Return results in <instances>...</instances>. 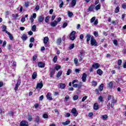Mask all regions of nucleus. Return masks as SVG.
Wrapping results in <instances>:
<instances>
[{
    "mask_svg": "<svg viewBox=\"0 0 126 126\" xmlns=\"http://www.w3.org/2000/svg\"><path fill=\"white\" fill-rule=\"evenodd\" d=\"M62 74H63V70H60L59 71L58 73H57V77L58 78L61 77V76H62Z\"/></svg>",
    "mask_w": 126,
    "mask_h": 126,
    "instance_id": "nucleus-22",
    "label": "nucleus"
},
{
    "mask_svg": "<svg viewBox=\"0 0 126 126\" xmlns=\"http://www.w3.org/2000/svg\"><path fill=\"white\" fill-rule=\"evenodd\" d=\"M97 42H96V40L95 39V38H94V37L92 36L91 38V44L92 45V46H97Z\"/></svg>",
    "mask_w": 126,
    "mask_h": 126,
    "instance_id": "nucleus-2",
    "label": "nucleus"
},
{
    "mask_svg": "<svg viewBox=\"0 0 126 126\" xmlns=\"http://www.w3.org/2000/svg\"><path fill=\"white\" fill-rule=\"evenodd\" d=\"M120 11V7L118 6H117L115 10V13H118Z\"/></svg>",
    "mask_w": 126,
    "mask_h": 126,
    "instance_id": "nucleus-29",
    "label": "nucleus"
},
{
    "mask_svg": "<svg viewBox=\"0 0 126 126\" xmlns=\"http://www.w3.org/2000/svg\"><path fill=\"white\" fill-rule=\"evenodd\" d=\"M8 114H9V116H10V117H12V116H13V115H14V113L12 111H10L8 113Z\"/></svg>",
    "mask_w": 126,
    "mask_h": 126,
    "instance_id": "nucleus-55",
    "label": "nucleus"
},
{
    "mask_svg": "<svg viewBox=\"0 0 126 126\" xmlns=\"http://www.w3.org/2000/svg\"><path fill=\"white\" fill-rule=\"evenodd\" d=\"M12 17H14V18L15 19H16L17 18V17H18V14H12Z\"/></svg>",
    "mask_w": 126,
    "mask_h": 126,
    "instance_id": "nucleus-45",
    "label": "nucleus"
},
{
    "mask_svg": "<svg viewBox=\"0 0 126 126\" xmlns=\"http://www.w3.org/2000/svg\"><path fill=\"white\" fill-rule=\"evenodd\" d=\"M62 124L63 126H67L70 124V121L69 120H67L65 122H63Z\"/></svg>",
    "mask_w": 126,
    "mask_h": 126,
    "instance_id": "nucleus-23",
    "label": "nucleus"
},
{
    "mask_svg": "<svg viewBox=\"0 0 126 126\" xmlns=\"http://www.w3.org/2000/svg\"><path fill=\"white\" fill-rule=\"evenodd\" d=\"M50 19V16H47L45 18V22L46 23H48V22H49V20Z\"/></svg>",
    "mask_w": 126,
    "mask_h": 126,
    "instance_id": "nucleus-37",
    "label": "nucleus"
},
{
    "mask_svg": "<svg viewBox=\"0 0 126 126\" xmlns=\"http://www.w3.org/2000/svg\"><path fill=\"white\" fill-rule=\"evenodd\" d=\"M86 38L87 39V42H88L90 41V39L91 38H92V37H91V34H90V33H87L86 36Z\"/></svg>",
    "mask_w": 126,
    "mask_h": 126,
    "instance_id": "nucleus-13",
    "label": "nucleus"
},
{
    "mask_svg": "<svg viewBox=\"0 0 126 126\" xmlns=\"http://www.w3.org/2000/svg\"><path fill=\"white\" fill-rule=\"evenodd\" d=\"M98 99L99 100V101H100V102H103V96L100 95L98 98Z\"/></svg>",
    "mask_w": 126,
    "mask_h": 126,
    "instance_id": "nucleus-42",
    "label": "nucleus"
},
{
    "mask_svg": "<svg viewBox=\"0 0 126 126\" xmlns=\"http://www.w3.org/2000/svg\"><path fill=\"white\" fill-rule=\"evenodd\" d=\"M8 37H9V39L11 40V41H13V36H12V34L10 33L8 35Z\"/></svg>",
    "mask_w": 126,
    "mask_h": 126,
    "instance_id": "nucleus-40",
    "label": "nucleus"
},
{
    "mask_svg": "<svg viewBox=\"0 0 126 126\" xmlns=\"http://www.w3.org/2000/svg\"><path fill=\"white\" fill-rule=\"evenodd\" d=\"M50 25L51 26H52V27H56V26L57 25H58V21L55 20L54 21L51 22L50 23Z\"/></svg>",
    "mask_w": 126,
    "mask_h": 126,
    "instance_id": "nucleus-12",
    "label": "nucleus"
},
{
    "mask_svg": "<svg viewBox=\"0 0 126 126\" xmlns=\"http://www.w3.org/2000/svg\"><path fill=\"white\" fill-rule=\"evenodd\" d=\"M63 1H62L61 3L59 5V7L62 8V7H63Z\"/></svg>",
    "mask_w": 126,
    "mask_h": 126,
    "instance_id": "nucleus-58",
    "label": "nucleus"
},
{
    "mask_svg": "<svg viewBox=\"0 0 126 126\" xmlns=\"http://www.w3.org/2000/svg\"><path fill=\"white\" fill-rule=\"evenodd\" d=\"M67 26V23H64L63 25V28H65Z\"/></svg>",
    "mask_w": 126,
    "mask_h": 126,
    "instance_id": "nucleus-57",
    "label": "nucleus"
},
{
    "mask_svg": "<svg viewBox=\"0 0 126 126\" xmlns=\"http://www.w3.org/2000/svg\"><path fill=\"white\" fill-rule=\"evenodd\" d=\"M54 68L56 69V70H57V71H58L59 69H61V68H62V67H61V65H56Z\"/></svg>",
    "mask_w": 126,
    "mask_h": 126,
    "instance_id": "nucleus-25",
    "label": "nucleus"
},
{
    "mask_svg": "<svg viewBox=\"0 0 126 126\" xmlns=\"http://www.w3.org/2000/svg\"><path fill=\"white\" fill-rule=\"evenodd\" d=\"M74 63L75 64H76V65H77V63H78V60L77 58H75L74 60Z\"/></svg>",
    "mask_w": 126,
    "mask_h": 126,
    "instance_id": "nucleus-46",
    "label": "nucleus"
},
{
    "mask_svg": "<svg viewBox=\"0 0 126 126\" xmlns=\"http://www.w3.org/2000/svg\"><path fill=\"white\" fill-rule=\"evenodd\" d=\"M80 55L79 56L81 57H83V56H84V52L82 50L80 52Z\"/></svg>",
    "mask_w": 126,
    "mask_h": 126,
    "instance_id": "nucleus-47",
    "label": "nucleus"
},
{
    "mask_svg": "<svg viewBox=\"0 0 126 126\" xmlns=\"http://www.w3.org/2000/svg\"><path fill=\"white\" fill-rule=\"evenodd\" d=\"M122 7H123V8H124V9H126V3L122 4Z\"/></svg>",
    "mask_w": 126,
    "mask_h": 126,
    "instance_id": "nucleus-62",
    "label": "nucleus"
},
{
    "mask_svg": "<svg viewBox=\"0 0 126 126\" xmlns=\"http://www.w3.org/2000/svg\"><path fill=\"white\" fill-rule=\"evenodd\" d=\"M36 59H37V56L36 55L33 56L32 57V60L33 61H36Z\"/></svg>",
    "mask_w": 126,
    "mask_h": 126,
    "instance_id": "nucleus-61",
    "label": "nucleus"
},
{
    "mask_svg": "<svg viewBox=\"0 0 126 126\" xmlns=\"http://www.w3.org/2000/svg\"><path fill=\"white\" fill-rule=\"evenodd\" d=\"M71 113L73 114L74 117H77V115H78V112H77L76 108H72L71 111Z\"/></svg>",
    "mask_w": 126,
    "mask_h": 126,
    "instance_id": "nucleus-4",
    "label": "nucleus"
},
{
    "mask_svg": "<svg viewBox=\"0 0 126 126\" xmlns=\"http://www.w3.org/2000/svg\"><path fill=\"white\" fill-rule=\"evenodd\" d=\"M100 8H101V4H98L95 7V10H96V11L99 10V9H100Z\"/></svg>",
    "mask_w": 126,
    "mask_h": 126,
    "instance_id": "nucleus-26",
    "label": "nucleus"
},
{
    "mask_svg": "<svg viewBox=\"0 0 126 126\" xmlns=\"http://www.w3.org/2000/svg\"><path fill=\"white\" fill-rule=\"evenodd\" d=\"M75 31H72L70 33V40L71 41H74L75 39L76 38V36H75Z\"/></svg>",
    "mask_w": 126,
    "mask_h": 126,
    "instance_id": "nucleus-1",
    "label": "nucleus"
},
{
    "mask_svg": "<svg viewBox=\"0 0 126 126\" xmlns=\"http://www.w3.org/2000/svg\"><path fill=\"white\" fill-rule=\"evenodd\" d=\"M48 42H49V37H48L47 36H46L44 38V39H43V42L45 47H47V43H48Z\"/></svg>",
    "mask_w": 126,
    "mask_h": 126,
    "instance_id": "nucleus-9",
    "label": "nucleus"
},
{
    "mask_svg": "<svg viewBox=\"0 0 126 126\" xmlns=\"http://www.w3.org/2000/svg\"><path fill=\"white\" fill-rule=\"evenodd\" d=\"M2 31L3 32H4L5 31H6V26H4V25H3L2 26Z\"/></svg>",
    "mask_w": 126,
    "mask_h": 126,
    "instance_id": "nucleus-44",
    "label": "nucleus"
},
{
    "mask_svg": "<svg viewBox=\"0 0 126 126\" xmlns=\"http://www.w3.org/2000/svg\"><path fill=\"white\" fill-rule=\"evenodd\" d=\"M94 9V5H91L89 6V8L88 9V11L89 12L90 11H93V9Z\"/></svg>",
    "mask_w": 126,
    "mask_h": 126,
    "instance_id": "nucleus-18",
    "label": "nucleus"
},
{
    "mask_svg": "<svg viewBox=\"0 0 126 126\" xmlns=\"http://www.w3.org/2000/svg\"><path fill=\"white\" fill-rule=\"evenodd\" d=\"M32 18H34V19H36V17H37V15L36 14V13H33L32 14Z\"/></svg>",
    "mask_w": 126,
    "mask_h": 126,
    "instance_id": "nucleus-54",
    "label": "nucleus"
},
{
    "mask_svg": "<svg viewBox=\"0 0 126 126\" xmlns=\"http://www.w3.org/2000/svg\"><path fill=\"white\" fill-rule=\"evenodd\" d=\"M36 77H37V72H34L32 75V79H35Z\"/></svg>",
    "mask_w": 126,
    "mask_h": 126,
    "instance_id": "nucleus-27",
    "label": "nucleus"
},
{
    "mask_svg": "<svg viewBox=\"0 0 126 126\" xmlns=\"http://www.w3.org/2000/svg\"><path fill=\"white\" fill-rule=\"evenodd\" d=\"M99 109V104L98 103H95L94 105V109L98 110Z\"/></svg>",
    "mask_w": 126,
    "mask_h": 126,
    "instance_id": "nucleus-17",
    "label": "nucleus"
},
{
    "mask_svg": "<svg viewBox=\"0 0 126 126\" xmlns=\"http://www.w3.org/2000/svg\"><path fill=\"white\" fill-rule=\"evenodd\" d=\"M87 99V96H84L82 99V102H84V101H85V100H86Z\"/></svg>",
    "mask_w": 126,
    "mask_h": 126,
    "instance_id": "nucleus-53",
    "label": "nucleus"
},
{
    "mask_svg": "<svg viewBox=\"0 0 126 126\" xmlns=\"http://www.w3.org/2000/svg\"><path fill=\"white\" fill-rule=\"evenodd\" d=\"M113 44L116 46H118V41L116 39L113 40Z\"/></svg>",
    "mask_w": 126,
    "mask_h": 126,
    "instance_id": "nucleus-51",
    "label": "nucleus"
},
{
    "mask_svg": "<svg viewBox=\"0 0 126 126\" xmlns=\"http://www.w3.org/2000/svg\"><path fill=\"white\" fill-rule=\"evenodd\" d=\"M25 6H26V7H27L28 6H29V2L28 1L27 2H25Z\"/></svg>",
    "mask_w": 126,
    "mask_h": 126,
    "instance_id": "nucleus-63",
    "label": "nucleus"
},
{
    "mask_svg": "<svg viewBox=\"0 0 126 126\" xmlns=\"http://www.w3.org/2000/svg\"><path fill=\"white\" fill-rule=\"evenodd\" d=\"M69 99V96L68 95H66L65 97V101L67 102Z\"/></svg>",
    "mask_w": 126,
    "mask_h": 126,
    "instance_id": "nucleus-43",
    "label": "nucleus"
},
{
    "mask_svg": "<svg viewBox=\"0 0 126 126\" xmlns=\"http://www.w3.org/2000/svg\"><path fill=\"white\" fill-rule=\"evenodd\" d=\"M46 98L48 99V100H50V101H52L53 100V98L52 97V94L50 93H48L46 94Z\"/></svg>",
    "mask_w": 126,
    "mask_h": 126,
    "instance_id": "nucleus-11",
    "label": "nucleus"
},
{
    "mask_svg": "<svg viewBox=\"0 0 126 126\" xmlns=\"http://www.w3.org/2000/svg\"><path fill=\"white\" fill-rule=\"evenodd\" d=\"M20 84H21V80H18L17 81V83L16 84L15 88H14L15 91H17V90L18 89V87H19V85H20Z\"/></svg>",
    "mask_w": 126,
    "mask_h": 126,
    "instance_id": "nucleus-6",
    "label": "nucleus"
},
{
    "mask_svg": "<svg viewBox=\"0 0 126 126\" xmlns=\"http://www.w3.org/2000/svg\"><path fill=\"white\" fill-rule=\"evenodd\" d=\"M39 122H40V118L38 116H36L34 120V123H35V124H37V125H39Z\"/></svg>",
    "mask_w": 126,
    "mask_h": 126,
    "instance_id": "nucleus-14",
    "label": "nucleus"
},
{
    "mask_svg": "<svg viewBox=\"0 0 126 126\" xmlns=\"http://www.w3.org/2000/svg\"><path fill=\"white\" fill-rule=\"evenodd\" d=\"M43 21H44V16L43 15H41L38 17V22H42Z\"/></svg>",
    "mask_w": 126,
    "mask_h": 126,
    "instance_id": "nucleus-21",
    "label": "nucleus"
},
{
    "mask_svg": "<svg viewBox=\"0 0 126 126\" xmlns=\"http://www.w3.org/2000/svg\"><path fill=\"white\" fill-rule=\"evenodd\" d=\"M99 67L100 64L97 63H94L92 65V68H94L95 69H98V68H99Z\"/></svg>",
    "mask_w": 126,
    "mask_h": 126,
    "instance_id": "nucleus-7",
    "label": "nucleus"
},
{
    "mask_svg": "<svg viewBox=\"0 0 126 126\" xmlns=\"http://www.w3.org/2000/svg\"><path fill=\"white\" fill-rule=\"evenodd\" d=\"M21 126H29L28 122L26 121H22L20 123Z\"/></svg>",
    "mask_w": 126,
    "mask_h": 126,
    "instance_id": "nucleus-8",
    "label": "nucleus"
},
{
    "mask_svg": "<svg viewBox=\"0 0 126 126\" xmlns=\"http://www.w3.org/2000/svg\"><path fill=\"white\" fill-rule=\"evenodd\" d=\"M71 72H72V71L71 70V69H69L67 71V73H66V75H69V74H70L71 73Z\"/></svg>",
    "mask_w": 126,
    "mask_h": 126,
    "instance_id": "nucleus-34",
    "label": "nucleus"
},
{
    "mask_svg": "<svg viewBox=\"0 0 126 126\" xmlns=\"http://www.w3.org/2000/svg\"><path fill=\"white\" fill-rule=\"evenodd\" d=\"M6 46V41H4L3 43L2 47L4 48V47H5Z\"/></svg>",
    "mask_w": 126,
    "mask_h": 126,
    "instance_id": "nucleus-60",
    "label": "nucleus"
},
{
    "mask_svg": "<svg viewBox=\"0 0 126 126\" xmlns=\"http://www.w3.org/2000/svg\"><path fill=\"white\" fill-rule=\"evenodd\" d=\"M73 87H74V88H77V87H80V86L78 85L77 84H75L73 85Z\"/></svg>",
    "mask_w": 126,
    "mask_h": 126,
    "instance_id": "nucleus-48",
    "label": "nucleus"
},
{
    "mask_svg": "<svg viewBox=\"0 0 126 126\" xmlns=\"http://www.w3.org/2000/svg\"><path fill=\"white\" fill-rule=\"evenodd\" d=\"M98 24V19H96L94 21V25H97Z\"/></svg>",
    "mask_w": 126,
    "mask_h": 126,
    "instance_id": "nucleus-64",
    "label": "nucleus"
},
{
    "mask_svg": "<svg viewBox=\"0 0 126 126\" xmlns=\"http://www.w3.org/2000/svg\"><path fill=\"white\" fill-rule=\"evenodd\" d=\"M75 4H76V0H72L70 3L71 7H74L75 6Z\"/></svg>",
    "mask_w": 126,
    "mask_h": 126,
    "instance_id": "nucleus-15",
    "label": "nucleus"
},
{
    "mask_svg": "<svg viewBox=\"0 0 126 126\" xmlns=\"http://www.w3.org/2000/svg\"><path fill=\"white\" fill-rule=\"evenodd\" d=\"M78 99V95H75L73 97V101H76V100H77Z\"/></svg>",
    "mask_w": 126,
    "mask_h": 126,
    "instance_id": "nucleus-31",
    "label": "nucleus"
},
{
    "mask_svg": "<svg viewBox=\"0 0 126 126\" xmlns=\"http://www.w3.org/2000/svg\"><path fill=\"white\" fill-rule=\"evenodd\" d=\"M108 86H109V87H110V88H112V87H113V82H110L108 84Z\"/></svg>",
    "mask_w": 126,
    "mask_h": 126,
    "instance_id": "nucleus-52",
    "label": "nucleus"
},
{
    "mask_svg": "<svg viewBox=\"0 0 126 126\" xmlns=\"http://www.w3.org/2000/svg\"><path fill=\"white\" fill-rule=\"evenodd\" d=\"M67 14H68V16L69 17H71V16H72V15H73V13H72V12H71L69 11H68Z\"/></svg>",
    "mask_w": 126,
    "mask_h": 126,
    "instance_id": "nucleus-32",
    "label": "nucleus"
},
{
    "mask_svg": "<svg viewBox=\"0 0 126 126\" xmlns=\"http://www.w3.org/2000/svg\"><path fill=\"white\" fill-rule=\"evenodd\" d=\"M39 67H45V64L42 62H39L38 63Z\"/></svg>",
    "mask_w": 126,
    "mask_h": 126,
    "instance_id": "nucleus-19",
    "label": "nucleus"
},
{
    "mask_svg": "<svg viewBox=\"0 0 126 126\" xmlns=\"http://www.w3.org/2000/svg\"><path fill=\"white\" fill-rule=\"evenodd\" d=\"M102 120H107V119H108V115H102Z\"/></svg>",
    "mask_w": 126,
    "mask_h": 126,
    "instance_id": "nucleus-35",
    "label": "nucleus"
},
{
    "mask_svg": "<svg viewBox=\"0 0 126 126\" xmlns=\"http://www.w3.org/2000/svg\"><path fill=\"white\" fill-rule=\"evenodd\" d=\"M122 61L121 59H119L118 62V65H121L122 64Z\"/></svg>",
    "mask_w": 126,
    "mask_h": 126,
    "instance_id": "nucleus-56",
    "label": "nucleus"
},
{
    "mask_svg": "<svg viewBox=\"0 0 126 126\" xmlns=\"http://www.w3.org/2000/svg\"><path fill=\"white\" fill-rule=\"evenodd\" d=\"M43 81H41L39 83H37L36 89H42L43 88Z\"/></svg>",
    "mask_w": 126,
    "mask_h": 126,
    "instance_id": "nucleus-3",
    "label": "nucleus"
},
{
    "mask_svg": "<svg viewBox=\"0 0 126 126\" xmlns=\"http://www.w3.org/2000/svg\"><path fill=\"white\" fill-rule=\"evenodd\" d=\"M61 43H62V38H59L57 40V44L58 45H60Z\"/></svg>",
    "mask_w": 126,
    "mask_h": 126,
    "instance_id": "nucleus-38",
    "label": "nucleus"
},
{
    "mask_svg": "<svg viewBox=\"0 0 126 126\" xmlns=\"http://www.w3.org/2000/svg\"><path fill=\"white\" fill-rule=\"evenodd\" d=\"M94 36H95V37H98V36H99L98 32H97V31L94 32Z\"/></svg>",
    "mask_w": 126,
    "mask_h": 126,
    "instance_id": "nucleus-39",
    "label": "nucleus"
},
{
    "mask_svg": "<svg viewBox=\"0 0 126 126\" xmlns=\"http://www.w3.org/2000/svg\"><path fill=\"white\" fill-rule=\"evenodd\" d=\"M21 39L23 40V41H26V40L28 39V37L27 36V35H26V34H24L22 36Z\"/></svg>",
    "mask_w": 126,
    "mask_h": 126,
    "instance_id": "nucleus-16",
    "label": "nucleus"
},
{
    "mask_svg": "<svg viewBox=\"0 0 126 126\" xmlns=\"http://www.w3.org/2000/svg\"><path fill=\"white\" fill-rule=\"evenodd\" d=\"M96 19V17H93L90 20V22L91 23H93V22H94V21H95Z\"/></svg>",
    "mask_w": 126,
    "mask_h": 126,
    "instance_id": "nucleus-36",
    "label": "nucleus"
},
{
    "mask_svg": "<svg viewBox=\"0 0 126 126\" xmlns=\"http://www.w3.org/2000/svg\"><path fill=\"white\" fill-rule=\"evenodd\" d=\"M116 103H117V100H115L114 99H112L111 104V108H113L114 107Z\"/></svg>",
    "mask_w": 126,
    "mask_h": 126,
    "instance_id": "nucleus-20",
    "label": "nucleus"
},
{
    "mask_svg": "<svg viewBox=\"0 0 126 126\" xmlns=\"http://www.w3.org/2000/svg\"><path fill=\"white\" fill-rule=\"evenodd\" d=\"M96 73L99 74V75H102V74H103V71H102V70L100 69H98L97 70Z\"/></svg>",
    "mask_w": 126,
    "mask_h": 126,
    "instance_id": "nucleus-24",
    "label": "nucleus"
},
{
    "mask_svg": "<svg viewBox=\"0 0 126 126\" xmlns=\"http://www.w3.org/2000/svg\"><path fill=\"white\" fill-rule=\"evenodd\" d=\"M86 78H87V75L86 73H84L82 77V82H85V81H86Z\"/></svg>",
    "mask_w": 126,
    "mask_h": 126,
    "instance_id": "nucleus-10",
    "label": "nucleus"
},
{
    "mask_svg": "<svg viewBox=\"0 0 126 126\" xmlns=\"http://www.w3.org/2000/svg\"><path fill=\"white\" fill-rule=\"evenodd\" d=\"M34 37H31V38H30V42L31 43H33V42H34Z\"/></svg>",
    "mask_w": 126,
    "mask_h": 126,
    "instance_id": "nucleus-59",
    "label": "nucleus"
},
{
    "mask_svg": "<svg viewBox=\"0 0 126 126\" xmlns=\"http://www.w3.org/2000/svg\"><path fill=\"white\" fill-rule=\"evenodd\" d=\"M32 31H33V32H35L36 31V29H37V28L36 27V25H34L32 27Z\"/></svg>",
    "mask_w": 126,
    "mask_h": 126,
    "instance_id": "nucleus-30",
    "label": "nucleus"
},
{
    "mask_svg": "<svg viewBox=\"0 0 126 126\" xmlns=\"http://www.w3.org/2000/svg\"><path fill=\"white\" fill-rule=\"evenodd\" d=\"M66 85L65 84H63V83H60L58 84V88H60V89H65Z\"/></svg>",
    "mask_w": 126,
    "mask_h": 126,
    "instance_id": "nucleus-5",
    "label": "nucleus"
},
{
    "mask_svg": "<svg viewBox=\"0 0 126 126\" xmlns=\"http://www.w3.org/2000/svg\"><path fill=\"white\" fill-rule=\"evenodd\" d=\"M74 48V44H71L69 47V49L70 50H72V49H73Z\"/></svg>",
    "mask_w": 126,
    "mask_h": 126,
    "instance_id": "nucleus-41",
    "label": "nucleus"
},
{
    "mask_svg": "<svg viewBox=\"0 0 126 126\" xmlns=\"http://www.w3.org/2000/svg\"><path fill=\"white\" fill-rule=\"evenodd\" d=\"M57 61H58V58L57 57V56H55L53 58L54 63H57Z\"/></svg>",
    "mask_w": 126,
    "mask_h": 126,
    "instance_id": "nucleus-50",
    "label": "nucleus"
},
{
    "mask_svg": "<svg viewBox=\"0 0 126 126\" xmlns=\"http://www.w3.org/2000/svg\"><path fill=\"white\" fill-rule=\"evenodd\" d=\"M104 87V84H101L99 87V91H103V88Z\"/></svg>",
    "mask_w": 126,
    "mask_h": 126,
    "instance_id": "nucleus-28",
    "label": "nucleus"
},
{
    "mask_svg": "<svg viewBox=\"0 0 126 126\" xmlns=\"http://www.w3.org/2000/svg\"><path fill=\"white\" fill-rule=\"evenodd\" d=\"M93 86H97V82L95 81H93L92 82Z\"/></svg>",
    "mask_w": 126,
    "mask_h": 126,
    "instance_id": "nucleus-33",
    "label": "nucleus"
},
{
    "mask_svg": "<svg viewBox=\"0 0 126 126\" xmlns=\"http://www.w3.org/2000/svg\"><path fill=\"white\" fill-rule=\"evenodd\" d=\"M43 117L44 119H48L49 118V116H48V114H44L43 115Z\"/></svg>",
    "mask_w": 126,
    "mask_h": 126,
    "instance_id": "nucleus-49",
    "label": "nucleus"
}]
</instances>
